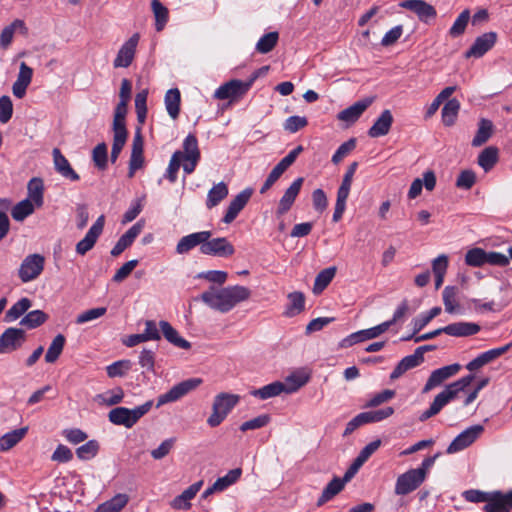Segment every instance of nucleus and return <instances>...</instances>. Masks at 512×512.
Returning <instances> with one entry per match:
<instances>
[{
  "instance_id": "338daca9",
  "label": "nucleus",
  "mask_w": 512,
  "mask_h": 512,
  "mask_svg": "<svg viewBox=\"0 0 512 512\" xmlns=\"http://www.w3.org/2000/svg\"><path fill=\"white\" fill-rule=\"evenodd\" d=\"M183 158H200L198 141L195 135L189 134L183 141Z\"/></svg>"
},
{
  "instance_id": "79ce46f5",
  "label": "nucleus",
  "mask_w": 512,
  "mask_h": 512,
  "mask_svg": "<svg viewBox=\"0 0 512 512\" xmlns=\"http://www.w3.org/2000/svg\"><path fill=\"white\" fill-rule=\"evenodd\" d=\"M289 305L285 311V315L293 317L304 310L305 296L302 292L295 291L288 294Z\"/></svg>"
},
{
  "instance_id": "b1692460",
  "label": "nucleus",
  "mask_w": 512,
  "mask_h": 512,
  "mask_svg": "<svg viewBox=\"0 0 512 512\" xmlns=\"http://www.w3.org/2000/svg\"><path fill=\"white\" fill-rule=\"evenodd\" d=\"M52 155L54 168L58 174L70 181H78L80 179L79 174L72 168L67 158L58 148L53 149Z\"/></svg>"
},
{
  "instance_id": "7ed1b4c3",
  "label": "nucleus",
  "mask_w": 512,
  "mask_h": 512,
  "mask_svg": "<svg viewBox=\"0 0 512 512\" xmlns=\"http://www.w3.org/2000/svg\"><path fill=\"white\" fill-rule=\"evenodd\" d=\"M239 396L230 393H220L215 396L212 406V413L207 419L210 427L219 426L231 410L238 404Z\"/></svg>"
},
{
  "instance_id": "052dcab7",
  "label": "nucleus",
  "mask_w": 512,
  "mask_h": 512,
  "mask_svg": "<svg viewBox=\"0 0 512 512\" xmlns=\"http://www.w3.org/2000/svg\"><path fill=\"white\" fill-rule=\"evenodd\" d=\"M17 27H24V22L16 19L2 30L0 34V47L2 49H7L11 44Z\"/></svg>"
},
{
  "instance_id": "dca6fc26",
  "label": "nucleus",
  "mask_w": 512,
  "mask_h": 512,
  "mask_svg": "<svg viewBox=\"0 0 512 512\" xmlns=\"http://www.w3.org/2000/svg\"><path fill=\"white\" fill-rule=\"evenodd\" d=\"M139 38V34L135 33L121 46L113 62L115 68H126L131 65L135 56Z\"/></svg>"
},
{
  "instance_id": "a878e982",
  "label": "nucleus",
  "mask_w": 512,
  "mask_h": 512,
  "mask_svg": "<svg viewBox=\"0 0 512 512\" xmlns=\"http://www.w3.org/2000/svg\"><path fill=\"white\" fill-rule=\"evenodd\" d=\"M394 414V408L387 406L377 410L363 412L354 417V428L367 423L380 422Z\"/></svg>"
},
{
  "instance_id": "1a4fd4ad",
  "label": "nucleus",
  "mask_w": 512,
  "mask_h": 512,
  "mask_svg": "<svg viewBox=\"0 0 512 512\" xmlns=\"http://www.w3.org/2000/svg\"><path fill=\"white\" fill-rule=\"evenodd\" d=\"M483 431L484 428L482 425H474L465 429L453 439L447 447L446 452L448 454H454L466 449L477 440Z\"/></svg>"
},
{
  "instance_id": "774afa93",
  "label": "nucleus",
  "mask_w": 512,
  "mask_h": 512,
  "mask_svg": "<svg viewBox=\"0 0 512 512\" xmlns=\"http://www.w3.org/2000/svg\"><path fill=\"white\" fill-rule=\"evenodd\" d=\"M271 418L268 414H261L253 419L245 421L241 424L240 430L246 432L248 430H256L269 424Z\"/></svg>"
},
{
  "instance_id": "423d86ee",
  "label": "nucleus",
  "mask_w": 512,
  "mask_h": 512,
  "mask_svg": "<svg viewBox=\"0 0 512 512\" xmlns=\"http://www.w3.org/2000/svg\"><path fill=\"white\" fill-rule=\"evenodd\" d=\"M200 253L219 258H228L234 255L235 247L226 237H207L203 245L200 246Z\"/></svg>"
},
{
  "instance_id": "4be33fe9",
  "label": "nucleus",
  "mask_w": 512,
  "mask_h": 512,
  "mask_svg": "<svg viewBox=\"0 0 512 512\" xmlns=\"http://www.w3.org/2000/svg\"><path fill=\"white\" fill-rule=\"evenodd\" d=\"M144 227L143 221H138L131 226L117 241L111 250L113 257L119 256L125 249L132 245L134 240L138 237Z\"/></svg>"
},
{
  "instance_id": "0e129e2a",
  "label": "nucleus",
  "mask_w": 512,
  "mask_h": 512,
  "mask_svg": "<svg viewBox=\"0 0 512 512\" xmlns=\"http://www.w3.org/2000/svg\"><path fill=\"white\" fill-rule=\"evenodd\" d=\"M486 253L481 248L470 249L465 255V263L471 267H481L486 264Z\"/></svg>"
},
{
  "instance_id": "20e7f679",
  "label": "nucleus",
  "mask_w": 512,
  "mask_h": 512,
  "mask_svg": "<svg viewBox=\"0 0 512 512\" xmlns=\"http://www.w3.org/2000/svg\"><path fill=\"white\" fill-rule=\"evenodd\" d=\"M257 79V75H252L249 80L241 81L238 79H232L218 89L214 93V97L219 100H235L245 95L251 88L254 81Z\"/></svg>"
},
{
  "instance_id": "c756f323",
  "label": "nucleus",
  "mask_w": 512,
  "mask_h": 512,
  "mask_svg": "<svg viewBox=\"0 0 512 512\" xmlns=\"http://www.w3.org/2000/svg\"><path fill=\"white\" fill-rule=\"evenodd\" d=\"M281 393H286L285 385L281 381H275L259 389L250 391V395L260 400H267L279 396Z\"/></svg>"
},
{
  "instance_id": "473e14b6",
  "label": "nucleus",
  "mask_w": 512,
  "mask_h": 512,
  "mask_svg": "<svg viewBox=\"0 0 512 512\" xmlns=\"http://www.w3.org/2000/svg\"><path fill=\"white\" fill-rule=\"evenodd\" d=\"M499 160V150L495 146L483 149L478 155L477 163L485 171H490Z\"/></svg>"
},
{
  "instance_id": "f704fd0d",
  "label": "nucleus",
  "mask_w": 512,
  "mask_h": 512,
  "mask_svg": "<svg viewBox=\"0 0 512 512\" xmlns=\"http://www.w3.org/2000/svg\"><path fill=\"white\" fill-rule=\"evenodd\" d=\"M165 107L172 119H176L180 112L181 94L178 88L169 89L165 94Z\"/></svg>"
},
{
  "instance_id": "c03bdc74",
  "label": "nucleus",
  "mask_w": 512,
  "mask_h": 512,
  "mask_svg": "<svg viewBox=\"0 0 512 512\" xmlns=\"http://www.w3.org/2000/svg\"><path fill=\"white\" fill-rule=\"evenodd\" d=\"M65 342V336L62 334H58L54 337L45 354V361L47 363H54L58 360L64 349Z\"/></svg>"
},
{
  "instance_id": "bb28decb",
  "label": "nucleus",
  "mask_w": 512,
  "mask_h": 512,
  "mask_svg": "<svg viewBox=\"0 0 512 512\" xmlns=\"http://www.w3.org/2000/svg\"><path fill=\"white\" fill-rule=\"evenodd\" d=\"M392 123L393 115L390 110L385 109L368 130V135L372 138L385 136L389 133Z\"/></svg>"
},
{
  "instance_id": "ea45409f",
  "label": "nucleus",
  "mask_w": 512,
  "mask_h": 512,
  "mask_svg": "<svg viewBox=\"0 0 512 512\" xmlns=\"http://www.w3.org/2000/svg\"><path fill=\"white\" fill-rule=\"evenodd\" d=\"M129 497L119 493L110 500L100 504L96 512H120L128 503Z\"/></svg>"
},
{
  "instance_id": "09e8293b",
  "label": "nucleus",
  "mask_w": 512,
  "mask_h": 512,
  "mask_svg": "<svg viewBox=\"0 0 512 512\" xmlns=\"http://www.w3.org/2000/svg\"><path fill=\"white\" fill-rule=\"evenodd\" d=\"M34 203L30 199L18 202L11 210V216L15 221L21 222L34 212Z\"/></svg>"
},
{
  "instance_id": "864d4df0",
  "label": "nucleus",
  "mask_w": 512,
  "mask_h": 512,
  "mask_svg": "<svg viewBox=\"0 0 512 512\" xmlns=\"http://www.w3.org/2000/svg\"><path fill=\"white\" fill-rule=\"evenodd\" d=\"M469 19L470 11L468 9L463 10L450 27L449 35L453 38L461 36L466 30Z\"/></svg>"
},
{
  "instance_id": "e433bc0d",
  "label": "nucleus",
  "mask_w": 512,
  "mask_h": 512,
  "mask_svg": "<svg viewBox=\"0 0 512 512\" xmlns=\"http://www.w3.org/2000/svg\"><path fill=\"white\" fill-rule=\"evenodd\" d=\"M460 110V102L456 99L448 100L442 108V122L445 126H453Z\"/></svg>"
},
{
  "instance_id": "6ab92c4d",
  "label": "nucleus",
  "mask_w": 512,
  "mask_h": 512,
  "mask_svg": "<svg viewBox=\"0 0 512 512\" xmlns=\"http://www.w3.org/2000/svg\"><path fill=\"white\" fill-rule=\"evenodd\" d=\"M497 34L495 32H487L477 37L472 46L466 51V58H480L487 53L496 43Z\"/></svg>"
},
{
  "instance_id": "3c124183",
  "label": "nucleus",
  "mask_w": 512,
  "mask_h": 512,
  "mask_svg": "<svg viewBox=\"0 0 512 512\" xmlns=\"http://www.w3.org/2000/svg\"><path fill=\"white\" fill-rule=\"evenodd\" d=\"M242 475V469L241 468H235L230 470L225 476L219 477L214 482V488L218 489V491L222 492L226 490L229 486L236 483Z\"/></svg>"
},
{
  "instance_id": "f03ea898",
  "label": "nucleus",
  "mask_w": 512,
  "mask_h": 512,
  "mask_svg": "<svg viewBox=\"0 0 512 512\" xmlns=\"http://www.w3.org/2000/svg\"><path fill=\"white\" fill-rule=\"evenodd\" d=\"M152 406L153 401L149 400L133 409L116 407L109 411L108 419L114 425H122L126 428H132L140 418L150 411Z\"/></svg>"
},
{
  "instance_id": "72a5a7b5",
  "label": "nucleus",
  "mask_w": 512,
  "mask_h": 512,
  "mask_svg": "<svg viewBox=\"0 0 512 512\" xmlns=\"http://www.w3.org/2000/svg\"><path fill=\"white\" fill-rule=\"evenodd\" d=\"M420 364H422V361L415 353L405 356L391 372L390 379L396 380L400 378L405 372L419 366Z\"/></svg>"
},
{
  "instance_id": "49530a36",
  "label": "nucleus",
  "mask_w": 512,
  "mask_h": 512,
  "mask_svg": "<svg viewBox=\"0 0 512 512\" xmlns=\"http://www.w3.org/2000/svg\"><path fill=\"white\" fill-rule=\"evenodd\" d=\"M278 40L279 33L277 31L266 33L258 40L255 49L261 54H267L275 48Z\"/></svg>"
},
{
  "instance_id": "13d9d810",
  "label": "nucleus",
  "mask_w": 512,
  "mask_h": 512,
  "mask_svg": "<svg viewBox=\"0 0 512 512\" xmlns=\"http://www.w3.org/2000/svg\"><path fill=\"white\" fill-rule=\"evenodd\" d=\"M124 398V391L121 387H116L112 390L99 394L96 399L101 400V403L106 406H114L122 402Z\"/></svg>"
},
{
  "instance_id": "c9c22d12",
  "label": "nucleus",
  "mask_w": 512,
  "mask_h": 512,
  "mask_svg": "<svg viewBox=\"0 0 512 512\" xmlns=\"http://www.w3.org/2000/svg\"><path fill=\"white\" fill-rule=\"evenodd\" d=\"M27 427H22L8 432L0 437V451L5 452L18 444L26 435Z\"/></svg>"
},
{
  "instance_id": "69168bd1",
  "label": "nucleus",
  "mask_w": 512,
  "mask_h": 512,
  "mask_svg": "<svg viewBox=\"0 0 512 512\" xmlns=\"http://www.w3.org/2000/svg\"><path fill=\"white\" fill-rule=\"evenodd\" d=\"M132 367L130 360H119L106 367L107 375L110 378L124 376Z\"/></svg>"
},
{
  "instance_id": "5701e85b",
  "label": "nucleus",
  "mask_w": 512,
  "mask_h": 512,
  "mask_svg": "<svg viewBox=\"0 0 512 512\" xmlns=\"http://www.w3.org/2000/svg\"><path fill=\"white\" fill-rule=\"evenodd\" d=\"M303 181V178L299 177L286 189L278 204L276 211L278 215H283L290 210L301 190Z\"/></svg>"
},
{
  "instance_id": "c85d7f7f",
  "label": "nucleus",
  "mask_w": 512,
  "mask_h": 512,
  "mask_svg": "<svg viewBox=\"0 0 512 512\" xmlns=\"http://www.w3.org/2000/svg\"><path fill=\"white\" fill-rule=\"evenodd\" d=\"M159 326L161 328L163 336L168 342L182 349L187 350L191 348V343L186 339L182 338L179 335L178 331L175 328H173L169 322L161 320L159 322Z\"/></svg>"
},
{
  "instance_id": "8fccbe9b",
  "label": "nucleus",
  "mask_w": 512,
  "mask_h": 512,
  "mask_svg": "<svg viewBox=\"0 0 512 512\" xmlns=\"http://www.w3.org/2000/svg\"><path fill=\"white\" fill-rule=\"evenodd\" d=\"M389 329V323H381L375 327L354 332V342H362L373 339L386 332Z\"/></svg>"
},
{
  "instance_id": "e2e57ef3",
  "label": "nucleus",
  "mask_w": 512,
  "mask_h": 512,
  "mask_svg": "<svg viewBox=\"0 0 512 512\" xmlns=\"http://www.w3.org/2000/svg\"><path fill=\"white\" fill-rule=\"evenodd\" d=\"M309 380V377L305 374H292L285 379L284 385L286 394H291L299 390Z\"/></svg>"
},
{
  "instance_id": "0eeeda50",
  "label": "nucleus",
  "mask_w": 512,
  "mask_h": 512,
  "mask_svg": "<svg viewBox=\"0 0 512 512\" xmlns=\"http://www.w3.org/2000/svg\"><path fill=\"white\" fill-rule=\"evenodd\" d=\"M201 383L202 380L200 378H190L174 385L169 391L158 397L156 407L159 408L164 404L179 400L196 389Z\"/></svg>"
},
{
  "instance_id": "f8f14e48",
  "label": "nucleus",
  "mask_w": 512,
  "mask_h": 512,
  "mask_svg": "<svg viewBox=\"0 0 512 512\" xmlns=\"http://www.w3.org/2000/svg\"><path fill=\"white\" fill-rule=\"evenodd\" d=\"M104 225L105 217L104 215H100L90 227L85 237L76 244V252L79 255H85L94 247L99 236L102 234Z\"/></svg>"
},
{
  "instance_id": "aec40b11",
  "label": "nucleus",
  "mask_w": 512,
  "mask_h": 512,
  "mask_svg": "<svg viewBox=\"0 0 512 512\" xmlns=\"http://www.w3.org/2000/svg\"><path fill=\"white\" fill-rule=\"evenodd\" d=\"M400 6L414 12L419 20L425 23H428L429 20L437 16V11L434 6L424 0H405Z\"/></svg>"
},
{
  "instance_id": "de8ad7c7",
  "label": "nucleus",
  "mask_w": 512,
  "mask_h": 512,
  "mask_svg": "<svg viewBox=\"0 0 512 512\" xmlns=\"http://www.w3.org/2000/svg\"><path fill=\"white\" fill-rule=\"evenodd\" d=\"M48 315L42 310L28 312L20 321V325L28 329H35L45 323Z\"/></svg>"
},
{
  "instance_id": "37998d69",
  "label": "nucleus",
  "mask_w": 512,
  "mask_h": 512,
  "mask_svg": "<svg viewBox=\"0 0 512 512\" xmlns=\"http://www.w3.org/2000/svg\"><path fill=\"white\" fill-rule=\"evenodd\" d=\"M32 302L29 298H21L14 305H12L5 314V321L12 322L24 315L31 307Z\"/></svg>"
},
{
  "instance_id": "9d476101",
  "label": "nucleus",
  "mask_w": 512,
  "mask_h": 512,
  "mask_svg": "<svg viewBox=\"0 0 512 512\" xmlns=\"http://www.w3.org/2000/svg\"><path fill=\"white\" fill-rule=\"evenodd\" d=\"M352 479V464H350L342 478L334 477L323 489L321 496L318 498L316 505L318 507L333 499L345 487V484Z\"/></svg>"
},
{
  "instance_id": "ddd939ff",
  "label": "nucleus",
  "mask_w": 512,
  "mask_h": 512,
  "mask_svg": "<svg viewBox=\"0 0 512 512\" xmlns=\"http://www.w3.org/2000/svg\"><path fill=\"white\" fill-rule=\"evenodd\" d=\"M461 369L460 364L455 363L438 368L430 374L426 384L423 387L422 393H427L434 388L440 386L447 379L457 374Z\"/></svg>"
},
{
  "instance_id": "603ef678",
  "label": "nucleus",
  "mask_w": 512,
  "mask_h": 512,
  "mask_svg": "<svg viewBox=\"0 0 512 512\" xmlns=\"http://www.w3.org/2000/svg\"><path fill=\"white\" fill-rule=\"evenodd\" d=\"M381 441L375 440L367 444L359 453V455L354 459V474L359 470V468L370 458V456L376 452V450L380 447Z\"/></svg>"
},
{
  "instance_id": "6e6552de",
  "label": "nucleus",
  "mask_w": 512,
  "mask_h": 512,
  "mask_svg": "<svg viewBox=\"0 0 512 512\" xmlns=\"http://www.w3.org/2000/svg\"><path fill=\"white\" fill-rule=\"evenodd\" d=\"M425 481L423 472L410 469L398 476L395 484V494L407 495L415 491Z\"/></svg>"
},
{
  "instance_id": "f257e3e1",
  "label": "nucleus",
  "mask_w": 512,
  "mask_h": 512,
  "mask_svg": "<svg viewBox=\"0 0 512 512\" xmlns=\"http://www.w3.org/2000/svg\"><path fill=\"white\" fill-rule=\"evenodd\" d=\"M251 291L240 285L228 286L221 289L210 287L200 296L201 300L211 309L221 313L231 311L238 303L249 299Z\"/></svg>"
},
{
  "instance_id": "bf43d9fd",
  "label": "nucleus",
  "mask_w": 512,
  "mask_h": 512,
  "mask_svg": "<svg viewBox=\"0 0 512 512\" xmlns=\"http://www.w3.org/2000/svg\"><path fill=\"white\" fill-rule=\"evenodd\" d=\"M447 404L448 401L446 398H444L441 393L437 394L430 407L420 415V421H426L437 415Z\"/></svg>"
},
{
  "instance_id": "2eb2a0df",
  "label": "nucleus",
  "mask_w": 512,
  "mask_h": 512,
  "mask_svg": "<svg viewBox=\"0 0 512 512\" xmlns=\"http://www.w3.org/2000/svg\"><path fill=\"white\" fill-rule=\"evenodd\" d=\"M500 296L497 299H492L488 302H482L479 299H471L470 303L476 311H490L500 312L509 305V299L507 297L508 288L501 285L498 287Z\"/></svg>"
},
{
  "instance_id": "a18cd8bd",
  "label": "nucleus",
  "mask_w": 512,
  "mask_h": 512,
  "mask_svg": "<svg viewBox=\"0 0 512 512\" xmlns=\"http://www.w3.org/2000/svg\"><path fill=\"white\" fill-rule=\"evenodd\" d=\"M151 7L155 16V29L160 32L168 21V9L159 0H152Z\"/></svg>"
},
{
  "instance_id": "58836bf2",
  "label": "nucleus",
  "mask_w": 512,
  "mask_h": 512,
  "mask_svg": "<svg viewBox=\"0 0 512 512\" xmlns=\"http://www.w3.org/2000/svg\"><path fill=\"white\" fill-rule=\"evenodd\" d=\"M228 195V187L224 182L214 185L207 194L206 207L211 209L217 206Z\"/></svg>"
},
{
  "instance_id": "7c9ffc66",
  "label": "nucleus",
  "mask_w": 512,
  "mask_h": 512,
  "mask_svg": "<svg viewBox=\"0 0 512 512\" xmlns=\"http://www.w3.org/2000/svg\"><path fill=\"white\" fill-rule=\"evenodd\" d=\"M494 132V125L491 120L481 118L478 123L477 132L472 140V146L479 147L485 144Z\"/></svg>"
},
{
  "instance_id": "412c9836",
  "label": "nucleus",
  "mask_w": 512,
  "mask_h": 512,
  "mask_svg": "<svg viewBox=\"0 0 512 512\" xmlns=\"http://www.w3.org/2000/svg\"><path fill=\"white\" fill-rule=\"evenodd\" d=\"M212 232L209 230L194 232L183 236L176 245V253L179 255H184L189 253L196 246L203 245V242L206 241L207 237H211Z\"/></svg>"
},
{
  "instance_id": "9b49d317",
  "label": "nucleus",
  "mask_w": 512,
  "mask_h": 512,
  "mask_svg": "<svg viewBox=\"0 0 512 512\" xmlns=\"http://www.w3.org/2000/svg\"><path fill=\"white\" fill-rule=\"evenodd\" d=\"M26 341L23 329L10 327L0 336V354L10 353L19 349Z\"/></svg>"
},
{
  "instance_id": "4468645a",
  "label": "nucleus",
  "mask_w": 512,
  "mask_h": 512,
  "mask_svg": "<svg viewBox=\"0 0 512 512\" xmlns=\"http://www.w3.org/2000/svg\"><path fill=\"white\" fill-rule=\"evenodd\" d=\"M351 179H352V165L348 167L342 184L340 185L338 192H337V199L335 204V209L333 213V222H338L345 211L346 208V201L348 199L349 193H350V187H351Z\"/></svg>"
},
{
  "instance_id": "680f3d73",
  "label": "nucleus",
  "mask_w": 512,
  "mask_h": 512,
  "mask_svg": "<svg viewBox=\"0 0 512 512\" xmlns=\"http://www.w3.org/2000/svg\"><path fill=\"white\" fill-rule=\"evenodd\" d=\"M92 159L99 170H105L108 163L107 145L102 142L96 145L92 152Z\"/></svg>"
},
{
  "instance_id": "393cba45",
  "label": "nucleus",
  "mask_w": 512,
  "mask_h": 512,
  "mask_svg": "<svg viewBox=\"0 0 512 512\" xmlns=\"http://www.w3.org/2000/svg\"><path fill=\"white\" fill-rule=\"evenodd\" d=\"M203 485V480L193 483L170 503L176 510L188 511L191 508L190 501L197 495Z\"/></svg>"
},
{
  "instance_id": "39448f33",
  "label": "nucleus",
  "mask_w": 512,
  "mask_h": 512,
  "mask_svg": "<svg viewBox=\"0 0 512 512\" xmlns=\"http://www.w3.org/2000/svg\"><path fill=\"white\" fill-rule=\"evenodd\" d=\"M45 257L39 253L26 256L18 269V277L23 283H28L38 278L44 270Z\"/></svg>"
},
{
  "instance_id": "2f4dec72",
  "label": "nucleus",
  "mask_w": 512,
  "mask_h": 512,
  "mask_svg": "<svg viewBox=\"0 0 512 512\" xmlns=\"http://www.w3.org/2000/svg\"><path fill=\"white\" fill-rule=\"evenodd\" d=\"M474 379V376L472 374L464 376L457 381L447 385L443 391L440 393L448 403L455 399L459 392L463 391L466 387H468Z\"/></svg>"
},
{
  "instance_id": "6e6d98bb",
  "label": "nucleus",
  "mask_w": 512,
  "mask_h": 512,
  "mask_svg": "<svg viewBox=\"0 0 512 512\" xmlns=\"http://www.w3.org/2000/svg\"><path fill=\"white\" fill-rule=\"evenodd\" d=\"M99 448L97 440H89L76 449V455L80 460H90L97 455Z\"/></svg>"
},
{
  "instance_id": "4c0bfd02",
  "label": "nucleus",
  "mask_w": 512,
  "mask_h": 512,
  "mask_svg": "<svg viewBox=\"0 0 512 512\" xmlns=\"http://www.w3.org/2000/svg\"><path fill=\"white\" fill-rule=\"evenodd\" d=\"M28 190V198L32 203H34L37 207H41L43 205V192H44V184L43 180L38 177L32 178L27 185Z\"/></svg>"
},
{
  "instance_id": "5fc2aeb1",
  "label": "nucleus",
  "mask_w": 512,
  "mask_h": 512,
  "mask_svg": "<svg viewBox=\"0 0 512 512\" xmlns=\"http://www.w3.org/2000/svg\"><path fill=\"white\" fill-rule=\"evenodd\" d=\"M147 97L148 90L144 89L138 92L135 96V109L137 114V121L139 124H144L147 117Z\"/></svg>"
},
{
  "instance_id": "a211bd4d",
  "label": "nucleus",
  "mask_w": 512,
  "mask_h": 512,
  "mask_svg": "<svg viewBox=\"0 0 512 512\" xmlns=\"http://www.w3.org/2000/svg\"><path fill=\"white\" fill-rule=\"evenodd\" d=\"M484 512H510L512 510V490L504 494L500 491L490 492Z\"/></svg>"
},
{
  "instance_id": "cd10ccee",
  "label": "nucleus",
  "mask_w": 512,
  "mask_h": 512,
  "mask_svg": "<svg viewBox=\"0 0 512 512\" xmlns=\"http://www.w3.org/2000/svg\"><path fill=\"white\" fill-rule=\"evenodd\" d=\"M445 334L454 337H467L480 331V326L470 322H456L443 327Z\"/></svg>"
},
{
  "instance_id": "4d7b16f0",
  "label": "nucleus",
  "mask_w": 512,
  "mask_h": 512,
  "mask_svg": "<svg viewBox=\"0 0 512 512\" xmlns=\"http://www.w3.org/2000/svg\"><path fill=\"white\" fill-rule=\"evenodd\" d=\"M182 160L183 153L181 151H175L169 161L166 173L164 175L170 183H174L177 180V173L180 169Z\"/></svg>"
},
{
  "instance_id": "f3484780",
  "label": "nucleus",
  "mask_w": 512,
  "mask_h": 512,
  "mask_svg": "<svg viewBox=\"0 0 512 512\" xmlns=\"http://www.w3.org/2000/svg\"><path fill=\"white\" fill-rule=\"evenodd\" d=\"M253 194V189L248 187L237 194L229 203L226 213L222 219L225 224L233 222L238 214L247 205Z\"/></svg>"
},
{
  "instance_id": "a19ab883",
  "label": "nucleus",
  "mask_w": 512,
  "mask_h": 512,
  "mask_svg": "<svg viewBox=\"0 0 512 512\" xmlns=\"http://www.w3.org/2000/svg\"><path fill=\"white\" fill-rule=\"evenodd\" d=\"M336 274L335 267H328L320 271L314 281L313 293L318 295L331 283Z\"/></svg>"
}]
</instances>
